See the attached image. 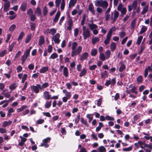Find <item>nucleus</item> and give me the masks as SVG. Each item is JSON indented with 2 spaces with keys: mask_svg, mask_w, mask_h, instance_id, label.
I'll use <instances>...</instances> for the list:
<instances>
[{
  "mask_svg": "<svg viewBox=\"0 0 152 152\" xmlns=\"http://www.w3.org/2000/svg\"><path fill=\"white\" fill-rule=\"evenodd\" d=\"M96 7H102L103 9H106L108 6V3L106 0H96L94 1Z\"/></svg>",
  "mask_w": 152,
  "mask_h": 152,
  "instance_id": "obj_1",
  "label": "nucleus"
},
{
  "mask_svg": "<svg viewBox=\"0 0 152 152\" xmlns=\"http://www.w3.org/2000/svg\"><path fill=\"white\" fill-rule=\"evenodd\" d=\"M138 5V1L137 0L134 1L132 2L131 5L128 6V10L129 11H131L133 9L134 10H136L135 12L139 13L140 11V9L139 6L137 8Z\"/></svg>",
  "mask_w": 152,
  "mask_h": 152,
  "instance_id": "obj_2",
  "label": "nucleus"
},
{
  "mask_svg": "<svg viewBox=\"0 0 152 152\" xmlns=\"http://www.w3.org/2000/svg\"><path fill=\"white\" fill-rule=\"evenodd\" d=\"M83 39L84 40H85L90 37V32L89 29L88 28H87L85 26H83Z\"/></svg>",
  "mask_w": 152,
  "mask_h": 152,
  "instance_id": "obj_3",
  "label": "nucleus"
},
{
  "mask_svg": "<svg viewBox=\"0 0 152 152\" xmlns=\"http://www.w3.org/2000/svg\"><path fill=\"white\" fill-rule=\"evenodd\" d=\"M82 47L81 46H78L77 49L74 50H72L71 56L72 57H74L76 55H79L82 51Z\"/></svg>",
  "mask_w": 152,
  "mask_h": 152,
  "instance_id": "obj_4",
  "label": "nucleus"
},
{
  "mask_svg": "<svg viewBox=\"0 0 152 152\" xmlns=\"http://www.w3.org/2000/svg\"><path fill=\"white\" fill-rule=\"evenodd\" d=\"M117 10L121 12V15L123 16L125 15L126 12V7H123L121 3H119L117 7Z\"/></svg>",
  "mask_w": 152,
  "mask_h": 152,
  "instance_id": "obj_5",
  "label": "nucleus"
},
{
  "mask_svg": "<svg viewBox=\"0 0 152 152\" xmlns=\"http://www.w3.org/2000/svg\"><path fill=\"white\" fill-rule=\"evenodd\" d=\"M32 91L36 93H38L39 92V89L41 90V85L39 84H37L36 86H32L31 87Z\"/></svg>",
  "mask_w": 152,
  "mask_h": 152,
  "instance_id": "obj_6",
  "label": "nucleus"
},
{
  "mask_svg": "<svg viewBox=\"0 0 152 152\" xmlns=\"http://www.w3.org/2000/svg\"><path fill=\"white\" fill-rule=\"evenodd\" d=\"M51 138L49 137H48L44 139L43 140V142L40 145L41 146H44L45 148H48L49 147V145L48 143L49 142Z\"/></svg>",
  "mask_w": 152,
  "mask_h": 152,
  "instance_id": "obj_7",
  "label": "nucleus"
},
{
  "mask_svg": "<svg viewBox=\"0 0 152 152\" xmlns=\"http://www.w3.org/2000/svg\"><path fill=\"white\" fill-rule=\"evenodd\" d=\"M69 19L67 21V25L68 26L67 27V30L69 31H71L72 30L73 26V21L71 17L69 16Z\"/></svg>",
  "mask_w": 152,
  "mask_h": 152,
  "instance_id": "obj_8",
  "label": "nucleus"
},
{
  "mask_svg": "<svg viewBox=\"0 0 152 152\" xmlns=\"http://www.w3.org/2000/svg\"><path fill=\"white\" fill-rule=\"evenodd\" d=\"M88 54L87 52H85L79 56V59L81 61H83L87 59L88 56Z\"/></svg>",
  "mask_w": 152,
  "mask_h": 152,
  "instance_id": "obj_9",
  "label": "nucleus"
},
{
  "mask_svg": "<svg viewBox=\"0 0 152 152\" xmlns=\"http://www.w3.org/2000/svg\"><path fill=\"white\" fill-rule=\"evenodd\" d=\"M152 72V63L151 66H148L147 68H145L144 71V76L145 77L147 76L148 72Z\"/></svg>",
  "mask_w": 152,
  "mask_h": 152,
  "instance_id": "obj_10",
  "label": "nucleus"
},
{
  "mask_svg": "<svg viewBox=\"0 0 152 152\" xmlns=\"http://www.w3.org/2000/svg\"><path fill=\"white\" fill-rule=\"evenodd\" d=\"M60 35L59 34L57 33L53 36V40L55 43L58 44L59 43L60 40L59 39Z\"/></svg>",
  "mask_w": 152,
  "mask_h": 152,
  "instance_id": "obj_11",
  "label": "nucleus"
},
{
  "mask_svg": "<svg viewBox=\"0 0 152 152\" xmlns=\"http://www.w3.org/2000/svg\"><path fill=\"white\" fill-rule=\"evenodd\" d=\"M88 10L93 15L95 14V10L94 6L92 3H90L88 6Z\"/></svg>",
  "mask_w": 152,
  "mask_h": 152,
  "instance_id": "obj_12",
  "label": "nucleus"
},
{
  "mask_svg": "<svg viewBox=\"0 0 152 152\" xmlns=\"http://www.w3.org/2000/svg\"><path fill=\"white\" fill-rule=\"evenodd\" d=\"M43 98L45 100H48L50 99L51 96L49 94V92L48 91H45L43 94Z\"/></svg>",
  "mask_w": 152,
  "mask_h": 152,
  "instance_id": "obj_13",
  "label": "nucleus"
},
{
  "mask_svg": "<svg viewBox=\"0 0 152 152\" xmlns=\"http://www.w3.org/2000/svg\"><path fill=\"white\" fill-rule=\"evenodd\" d=\"M61 15V12L59 11H58L56 13L55 15V18L53 19V22L54 23H56L58 21L59 17Z\"/></svg>",
  "mask_w": 152,
  "mask_h": 152,
  "instance_id": "obj_14",
  "label": "nucleus"
},
{
  "mask_svg": "<svg viewBox=\"0 0 152 152\" xmlns=\"http://www.w3.org/2000/svg\"><path fill=\"white\" fill-rule=\"evenodd\" d=\"M45 43L44 37L42 35L39 37L38 42V45L40 46L42 45Z\"/></svg>",
  "mask_w": 152,
  "mask_h": 152,
  "instance_id": "obj_15",
  "label": "nucleus"
},
{
  "mask_svg": "<svg viewBox=\"0 0 152 152\" xmlns=\"http://www.w3.org/2000/svg\"><path fill=\"white\" fill-rule=\"evenodd\" d=\"M63 92L64 94H65L66 97L67 98L70 99L71 96V93L70 92H68L66 89H64L62 91Z\"/></svg>",
  "mask_w": 152,
  "mask_h": 152,
  "instance_id": "obj_16",
  "label": "nucleus"
},
{
  "mask_svg": "<svg viewBox=\"0 0 152 152\" xmlns=\"http://www.w3.org/2000/svg\"><path fill=\"white\" fill-rule=\"evenodd\" d=\"M88 26L90 29L91 31L96 29L98 28L97 26L93 23H88Z\"/></svg>",
  "mask_w": 152,
  "mask_h": 152,
  "instance_id": "obj_17",
  "label": "nucleus"
},
{
  "mask_svg": "<svg viewBox=\"0 0 152 152\" xmlns=\"http://www.w3.org/2000/svg\"><path fill=\"white\" fill-rule=\"evenodd\" d=\"M12 123L11 121L9 120L8 121H4L2 123V126L3 127H5L10 125Z\"/></svg>",
  "mask_w": 152,
  "mask_h": 152,
  "instance_id": "obj_18",
  "label": "nucleus"
},
{
  "mask_svg": "<svg viewBox=\"0 0 152 152\" xmlns=\"http://www.w3.org/2000/svg\"><path fill=\"white\" fill-rule=\"evenodd\" d=\"M10 4V2H5L4 7V10L5 12L8 11L9 9Z\"/></svg>",
  "mask_w": 152,
  "mask_h": 152,
  "instance_id": "obj_19",
  "label": "nucleus"
},
{
  "mask_svg": "<svg viewBox=\"0 0 152 152\" xmlns=\"http://www.w3.org/2000/svg\"><path fill=\"white\" fill-rule=\"evenodd\" d=\"M77 0H70L69 4L68 7L70 8L74 7L77 2Z\"/></svg>",
  "mask_w": 152,
  "mask_h": 152,
  "instance_id": "obj_20",
  "label": "nucleus"
},
{
  "mask_svg": "<svg viewBox=\"0 0 152 152\" xmlns=\"http://www.w3.org/2000/svg\"><path fill=\"white\" fill-rule=\"evenodd\" d=\"M9 104V103L7 100H3L0 102V105L2 104V107L3 108H5Z\"/></svg>",
  "mask_w": 152,
  "mask_h": 152,
  "instance_id": "obj_21",
  "label": "nucleus"
},
{
  "mask_svg": "<svg viewBox=\"0 0 152 152\" xmlns=\"http://www.w3.org/2000/svg\"><path fill=\"white\" fill-rule=\"evenodd\" d=\"M111 36L108 34H107L106 38L104 41V43L105 45H106L109 43Z\"/></svg>",
  "mask_w": 152,
  "mask_h": 152,
  "instance_id": "obj_22",
  "label": "nucleus"
},
{
  "mask_svg": "<svg viewBox=\"0 0 152 152\" xmlns=\"http://www.w3.org/2000/svg\"><path fill=\"white\" fill-rule=\"evenodd\" d=\"M110 49L112 51H114L116 49V45L114 42H112L110 45Z\"/></svg>",
  "mask_w": 152,
  "mask_h": 152,
  "instance_id": "obj_23",
  "label": "nucleus"
},
{
  "mask_svg": "<svg viewBox=\"0 0 152 152\" xmlns=\"http://www.w3.org/2000/svg\"><path fill=\"white\" fill-rule=\"evenodd\" d=\"M18 86L17 83H14L11 84L9 86V89L11 90V91L15 89Z\"/></svg>",
  "mask_w": 152,
  "mask_h": 152,
  "instance_id": "obj_24",
  "label": "nucleus"
},
{
  "mask_svg": "<svg viewBox=\"0 0 152 152\" xmlns=\"http://www.w3.org/2000/svg\"><path fill=\"white\" fill-rule=\"evenodd\" d=\"M108 73L106 71L102 72L101 74V77L102 79H105L108 77Z\"/></svg>",
  "mask_w": 152,
  "mask_h": 152,
  "instance_id": "obj_25",
  "label": "nucleus"
},
{
  "mask_svg": "<svg viewBox=\"0 0 152 152\" xmlns=\"http://www.w3.org/2000/svg\"><path fill=\"white\" fill-rule=\"evenodd\" d=\"M147 29V27L145 26H142L141 30L139 32L140 34H142L145 32Z\"/></svg>",
  "mask_w": 152,
  "mask_h": 152,
  "instance_id": "obj_26",
  "label": "nucleus"
},
{
  "mask_svg": "<svg viewBox=\"0 0 152 152\" xmlns=\"http://www.w3.org/2000/svg\"><path fill=\"white\" fill-rule=\"evenodd\" d=\"M98 152H106V148L104 146H101L98 148Z\"/></svg>",
  "mask_w": 152,
  "mask_h": 152,
  "instance_id": "obj_27",
  "label": "nucleus"
},
{
  "mask_svg": "<svg viewBox=\"0 0 152 152\" xmlns=\"http://www.w3.org/2000/svg\"><path fill=\"white\" fill-rule=\"evenodd\" d=\"M149 6L148 5H146L143 9L141 12V14L144 15L145 14L148 10Z\"/></svg>",
  "mask_w": 152,
  "mask_h": 152,
  "instance_id": "obj_28",
  "label": "nucleus"
},
{
  "mask_svg": "<svg viewBox=\"0 0 152 152\" xmlns=\"http://www.w3.org/2000/svg\"><path fill=\"white\" fill-rule=\"evenodd\" d=\"M63 74L66 77H67L68 76L69 72L68 69L66 67H64L63 70Z\"/></svg>",
  "mask_w": 152,
  "mask_h": 152,
  "instance_id": "obj_29",
  "label": "nucleus"
},
{
  "mask_svg": "<svg viewBox=\"0 0 152 152\" xmlns=\"http://www.w3.org/2000/svg\"><path fill=\"white\" fill-rule=\"evenodd\" d=\"M27 7L26 3H24L21 4L20 7V9L22 11H25L26 10Z\"/></svg>",
  "mask_w": 152,
  "mask_h": 152,
  "instance_id": "obj_30",
  "label": "nucleus"
},
{
  "mask_svg": "<svg viewBox=\"0 0 152 152\" xmlns=\"http://www.w3.org/2000/svg\"><path fill=\"white\" fill-rule=\"evenodd\" d=\"M25 34L23 31L21 32L20 34L19 35L18 38V42H20Z\"/></svg>",
  "mask_w": 152,
  "mask_h": 152,
  "instance_id": "obj_31",
  "label": "nucleus"
},
{
  "mask_svg": "<svg viewBox=\"0 0 152 152\" xmlns=\"http://www.w3.org/2000/svg\"><path fill=\"white\" fill-rule=\"evenodd\" d=\"M32 34L30 33L27 35L26 39L25 42L26 43H27L29 42L31 39V37Z\"/></svg>",
  "mask_w": 152,
  "mask_h": 152,
  "instance_id": "obj_32",
  "label": "nucleus"
},
{
  "mask_svg": "<svg viewBox=\"0 0 152 152\" xmlns=\"http://www.w3.org/2000/svg\"><path fill=\"white\" fill-rule=\"evenodd\" d=\"M97 53V50L95 48H93L91 50V54L92 56H95Z\"/></svg>",
  "mask_w": 152,
  "mask_h": 152,
  "instance_id": "obj_33",
  "label": "nucleus"
},
{
  "mask_svg": "<svg viewBox=\"0 0 152 152\" xmlns=\"http://www.w3.org/2000/svg\"><path fill=\"white\" fill-rule=\"evenodd\" d=\"M116 29V27L115 26H113L110 29L107 34L112 36L113 32L115 31Z\"/></svg>",
  "mask_w": 152,
  "mask_h": 152,
  "instance_id": "obj_34",
  "label": "nucleus"
},
{
  "mask_svg": "<svg viewBox=\"0 0 152 152\" xmlns=\"http://www.w3.org/2000/svg\"><path fill=\"white\" fill-rule=\"evenodd\" d=\"M5 90H3L1 92V94L4 95L5 97H7V98H9L10 97V94L9 93H5Z\"/></svg>",
  "mask_w": 152,
  "mask_h": 152,
  "instance_id": "obj_35",
  "label": "nucleus"
},
{
  "mask_svg": "<svg viewBox=\"0 0 152 152\" xmlns=\"http://www.w3.org/2000/svg\"><path fill=\"white\" fill-rule=\"evenodd\" d=\"M16 26L15 24H12L9 27V30L11 32L14 31L16 28Z\"/></svg>",
  "mask_w": 152,
  "mask_h": 152,
  "instance_id": "obj_36",
  "label": "nucleus"
},
{
  "mask_svg": "<svg viewBox=\"0 0 152 152\" xmlns=\"http://www.w3.org/2000/svg\"><path fill=\"white\" fill-rule=\"evenodd\" d=\"M48 70V68L47 66L43 67L40 69L39 72L40 73H44L46 72Z\"/></svg>",
  "mask_w": 152,
  "mask_h": 152,
  "instance_id": "obj_37",
  "label": "nucleus"
},
{
  "mask_svg": "<svg viewBox=\"0 0 152 152\" xmlns=\"http://www.w3.org/2000/svg\"><path fill=\"white\" fill-rule=\"evenodd\" d=\"M119 15V13L117 11H114V17L113 19V21H115L117 19Z\"/></svg>",
  "mask_w": 152,
  "mask_h": 152,
  "instance_id": "obj_38",
  "label": "nucleus"
},
{
  "mask_svg": "<svg viewBox=\"0 0 152 152\" xmlns=\"http://www.w3.org/2000/svg\"><path fill=\"white\" fill-rule=\"evenodd\" d=\"M58 55L56 53H54L51 55L49 58L50 59H54L57 58L58 57Z\"/></svg>",
  "mask_w": 152,
  "mask_h": 152,
  "instance_id": "obj_39",
  "label": "nucleus"
},
{
  "mask_svg": "<svg viewBox=\"0 0 152 152\" xmlns=\"http://www.w3.org/2000/svg\"><path fill=\"white\" fill-rule=\"evenodd\" d=\"M99 58L102 61H104L106 59L105 56L103 53L99 54Z\"/></svg>",
  "mask_w": 152,
  "mask_h": 152,
  "instance_id": "obj_40",
  "label": "nucleus"
},
{
  "mask_svg": "<svg viewBox=\"0 0 152 152\" xmlns=\"http://www.w3.org/2000/svg\"><path fill=\"white\" fill-rule=\"evenodd\" d=\"M132 146H131L128 147L123 148L122 149V151H132Z\"/></svg>",
  "mask_w": 152,
  "mask_h": 152,
  "instance_id": "obj_41",
  "label": "nucleus"
},
{
  "mask_svg": "<svg viewBox=\"0 0 152 152\" xmlns=\"http://www.w3.org/2000/svg\"><path fill=\"white\" fill-rule=\"evenodd\" d=\"M86 69L85 68H83L79 75V76L82 77L84 76L86 73Z\"/></svg>",
  "mask_w": 152,
  "mask_h": 152,
  "instance_id": "obj_42",
  "label": "nucleus"
},
{
  "mask_svg": "<svg viewBox=\"0 0 152 152\" xmlns=\"http://www.w3.org/2000/svg\"><path fill=\"white\" fill-rule=\"evenodd\" d=\"M27 107V106L26 105H23L20 108L17 109V112L19 113L23 110L24 109H25Z\"/></svg>",
  "mask_w": 152,
  "mask_h": 152,
  "instance_id": "obj_43",
  "label": "nucleus"
},
{
  "mask_svg": "<svg viewBox=\"0 0 152 152\" xmlns=\"http://www.w3.org/2000/svg\"><path fill=\"white\" fill-rule=\"evenodd\" d=\"M78 45L77 43L76 42H73L72 43V50L75 49Z\"/></svg>",
  "mask_w": 152,
  "mask_h": 152,
  "instance_id": "obj_44",
  "label": "nucleus"
},
{
  "mask_svg": "<svg viewBox=\"0 0 152 152\" xmlns=\"http://www.w3.org/2000/svg\"><path fill=\"white\" fill-rule=\"evenodd\" d=\"M49 86V84L48 83L46 82L43 83L42 86H41V90L47 88Z\"/></svg>",
  "mask_w": 152,
  "mask_h": 152,
  "instance_id": "obj_45",
  "label": "nucleus"
},
{
  "mask_svg": "<svg viewBox=\"0 0 152 152\" xmlns=\"http://www.w3.org/2000/svg\"><path fill=\"white\" fill-rule=\"evenodd\" d=\"M110 51L109 50H107L105 52V57H106V59H108L110 57Z\"/></svg>",
  "mask_w": 152,
  "mask_h": 152,
  "instance_id": "obj_46",
  "label": "nucleus"
},
{
  "mask_svg": "<svg viewBox=\"0 0 152 152\" xmlns=\"http://www.w3.org/2000/svg\"><path fill=\"white\" fill-rule=\"evenodd\" d=\"M65 5V1L62 0L60 6V9L61 10H63L64 9Z\"/></svg>",
  "mask_w": 152,
  "mask_h": 152,
  "instance_id": "obj_47",
  "label": "nucleus"
},
{
  "mask_svg": "<svg viewBox=\"0 0 152 152\" xmlns=\"http://www.w3.org/2000/svg\"><path fill=\"white\" fill-rule=\"evenodd\" d=\"M80 121L83 124L85 125L86 126H88V124L87 123V121L85 120L83 118H81L80 119Z\"/></svg>",
  "mask_w": 152,
  "mask_h": 152,
  "instance_id": "obj_48",
  "label": "nucleus"
},
{
  "mask_svg": "<svg viewBox=\"0 0 152 152\" xmlns=\"http://www.w3.org/2000/svg\"><path fill=\"white\" fill-rule=\"evenodd\" d=\"M48 12V10L47 8L45 6L43 7V15L44 16H45L47 15Z\"/></svg>",
  "mask_w": 152,
  "mask_h": 152,
  "instance_id": "obj_49",
  "label": "nucleus"
},
{
  "mask_svg": "<svg viewBox=\"0 0 152 152\" xmlns=\"http://www.w3.org/2000/svg\"><path fill=\"white\" fill-rule=\"evenodd\" d=\"M126 69L125 65L123 64H122L120 66L119 68V71L120 72H122Z\"/></svg>",
  "mask_w": 152,
  "mask_h": 152,
  "instance_id": "obj_50",
  "label": "nucleus"
},
{
  "mask_svg": "<svg viewBox=\"0 0 152 152\" xmlns=\"http://www.w3.org/2000/svg\"><path fill=\"white\" fill-rule=\"evenodd\" d=\"M27 58V56H25L24 55L21 56V59L22 62L21 64L22 65H23L25 63Z\"/></svg>",
  "mask_w": 152,
  "mask_h": 152,
  "instance_id": "obj_51",
  "label": "nucleus"
},
{
  "mask_svg": "<svg viewBox=\"0 0 152 152\" xmlns=\"http://www.w3.org/2000/svg\"><path fill=\"white\" fill-rule=\"evenodd\" d=\"M15 43V42H12L11 44L9 45V51L11 52L12 51Z\"/></svg>",
  "mask_w": 152,
  "mask_h": 152,
  "instance_id": "obj_52",
  "label": "nucleus"
},
{
  "mask_svg": "<svg viewBox=\"0 0 152 152\" xmlns=\"http://www.w3.org/2000/svg\"><path fill=\"white\" fill-rule=\"evenodd\" d=\"M142 36H140L138 37L137 41V44L139 45L141 42L142 39Z\"/></svg>",
  "mask_w": 152,
  "mask_h": 152,
  "instance_id": "obj_53",
  "label": "nucleus"
},
{
  "mask_svg": "<svg viewBox=\"0 0 152 152\" xmlns=\"http://www.w3.org/2000/svg\"><path fill=\"white\" fill-rule=\"evenodd\" d=\"M56 32V29L55 28H52L50 30V33L52 35H54Z\"/></svg>",
  "mask_w": 152,
  "mask_h": 152,
  "instance_id": "obj_54",
  "label": "nucleus"
},
{
  "mask_svg": "<svg viewBox=\"0 0 152 152\" xmlns=\"http://www.w3.org/2000/svg\"><path fill=\"white\" fill-rule=\"evenodd\" d=\"M142 77L141 75L138 76L137 79V82L138 83H142Z\"/></svg>",
  "mask_w": 152,
  "mask_h": 152,
  "instance_id": "obj_55",
  "label": "nucleus"
},
{
  "mask_svg": "<svg viewBox=\"0 0 152 152\" xmlns=\"http://www.w3.org/2000/svg\"><path fill=\"white\" fill-rule=\"evenodd\" d=\"M137 87L133 86L132 88L131 89V92L134 93L135 94H137V91H136L137 89Z\"/></svg>",
  "mask_w": 152,
  "mask_h": 152,
  "instance_id": "obj_56",
  "label": "nucleus"
},
{
  "mask_svg": "<svg viewBox=\"0 0 152 152\" xmlns=\"http://www.w3.org/2000/svg\"><path fill=\"white\" fill-rule=\"evenodd\" d=\"M35 13L37 14V16H39L41 14V10L40 9L39 7H37Z\"/></svg>",
  "mask_w": 152,
  "mask_h": 152,
  "instance_id": "obj_57",
  "label": "nucleus"
},
{
  "mask_svg": "<svg viewBox=\"0 0 152 152\" xmlns=\"http://www.w3.org/2000/svg\"><path fill=\"white\" fill-rule=\"evenodd\" d=\"M79 33V29L78 28H75L74 29V36L77 37Z\"/></svg>",
  "mask_w": 152,
  "mask_h": 152,
  "instance_id": "obj_58",
  "label": "nucleus"
},
{
  "mask_svg": "<svg viewBox=\"0 0 152 152\" xmlns=\"http://www.w3.org/2000/svg\"><path fill=\"white\" fill-rule=\"evenodd\" d=\"M99 41V38L97 37H95L92 39V42L93 44H94L96 42Z\"/></svg>",
  "mask_w": 152,
  "mask_h": 152,
  "instance_id": "obj_59",
  "label": "nucleus"
},
{
  "mask_svg": "<svg viewBox=\"0 0 152 152\" xmlns=\"http://www.w3.org/2000/svg\"><path fill=\"white\" fill-rule=\"evenodd\" d=\"M91 137H92V139H94L96 140H97L98 139L96 135L93 132H92V134H91Z\"/></svg>",
  "mask_w": 152,
  "mask_h": 152,
  "instance_id": "obj_60",
  "label": "nucleus"
},
{
  "mask_svg": "<svg viewBox=\"0 0 152 152\" xmlns=\"http://www.w3.org/2000/svg\"><path fill=\"white\" fill-rule=\"evenodd\" d=\"M96 8V11L98 14H101L103 12V10L102 8L100 7H97Z\"/></svg>",
  "mask_w": 152,
  "mask_h": 152,
  "instance_id": "obj_61",
  "label": "nucleus"
},
{
  "mask_svg": "<svg viewBox=\"0 0 152 152\" xmlns=\"http://www.w3.org/2000/svg\"><path fill=\"white\" fill-rule=\"evenodd\" d=\"M51 101H50L49 102H46L45 104V107L46 108H49L51 105Z\"/></svg>",
  "mask_w": 152,
  "mask_h": 152,
  "instance_id": "obj_62",
  "label": "nucleus"
},
{
  "mask_svg": "<svg viewBox=\"0 0 152 152\" xmlns=\"http://www.w3.org/2000/svg\"><path fill=\"white\" fill-rule=\"evenodd\" d=\"M86 117L88 119V122L89 123L91 122V121L93 120V116L91 114H87L86 115Z\"/></svg>",
  "mask_w": 152,
  "mask_h": 152,
  "instance_id": "obj_63",
  "label": "nucleus"
},
{
  "mask_svg": "<svg viewBox=\"0 0 152 152\" xmlns=\"http://www.w3.org/2000/svg\"><path fill=\"white\" fill-rule=\"evenodd\" d=\"M149 37L150 39L149 42V44L151 45L152 44V30L150 34Z\"/></svg>",
  "mask_w": 152,
  "mask_h": 152,
  "instance_id": "obj_64",
  "label": "nucleus"
}]
</instances>
